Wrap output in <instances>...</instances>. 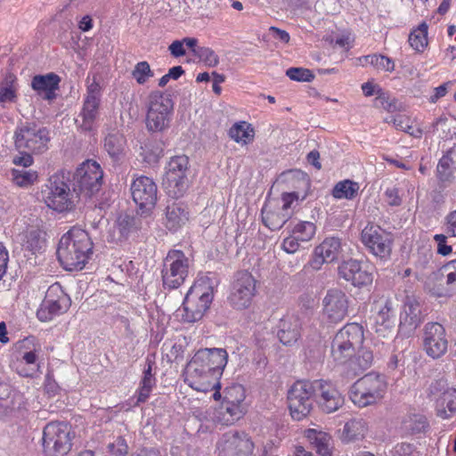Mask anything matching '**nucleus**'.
Returning <instances> with one entry per match:
<instances>
[{"label": "nucleus", "mask_w": 456, "mask_h": 456, "mask_svg": "<svg viewBox=\"0 0 456 456\" xmlns=\"http://www.w3.org/2000/svg\"><path fill=\"white\" fill-rule=\"evenodd\" d=\"M224 348L198 350L185 368V382L196 391L207 393L220 388L219 379L227 364Z\"/></svg>", "instance_id": "f257e3e1"}, {"label": "nucleus", "mask_w": 456, "mask_h": 456, "mask_svg": "<svg viewBox=\"0 0 456 456\" xmlns=\"http://www.w3.org/2000/svg\"><path fill=\"white\" fill-rule=\"evenodd\" d=\"M93 242L88 233L73 228L61 238L57 248V257L64 269L82 270L93 254Z\"/></svg>", "instance_id": "f03ea898"}, {"label": "nucleus", "mask_w": 456, "mask_h": 456, "mask_svg": "<svg viewBox=\"0 0 456 456\" xmlns=\"http://www.w3.org/2000/svg\"><path fill=\"white\" fill-rule=\"evenodd\" d=\"M364 340L363 329L358 323H347L335 335L331 355L338 363H346L360 348Z\"/></svg>", "instance_id": "7ed1b4c3"}, {"label": "nucleus", "mask_w": 456, "mask_h": 456, "mask_svg": "<svg viewBox=\"0 0 456 456\" xmlns=\"http://www.w3.org/2000/svg\"><path fill=\"white\" fill-rule=\"evenodd\" d=\"M50 139L49 130L34 122L20 123L13 134L17 151H28L34 154H42L46 151Z\"/></svg>", "instance_id": "20e7f679"}, {"label": "nucleus", "mask_w": 456, "mask_h": 456, "mask_svg": "<svg viewBox=\"0 0 456 456\" xmlns=\"http://www.w3.org/2000/svg\"><path fill=\"white\" fill-rule=\"evenodd\" d=\"M387 383L377 373H368L355 381L350 388L349 397L359 407L376 403L383 398Z\"/></svg>", "instance_id": "39448f33"}, {"label": "nucleus", "mask_w": 456, "mask_h": 456, "mask_svg": "<svg viewBox=\"0 0 456 456\" xmlns=\"http://www.w3.org/2000/svg\"><path fill=\"white\" fill-rule=\"evenodd\" d=\"M174 102L161 92L154 91L149 95L146 126L151 132H163L169 127L173 116Z\"/></svg>", "instance_id": "423d86ee"}, {"label": "nucleus", "mask_w": 456, "mask_h": 456, "mask_svg": "<svg viewBox=\"0 0 456 456\" xmlns=\"http://www.w3.org/2000/svg\"><path fill=\"white\" fill-rule=\"evenodd\" d=\"M71 428L64 422L48 423L43 430V449L46 456H64L71 449Z\"/></svg>", "instance_id": "0eeeda50"}, {"label": "nucleus", "mask_w": 456, "mask_h": 456, "mask_svg": "<svg viewBox=\"0 0 456 456\" xmlns=\"http://www.w3.org/2000/svg\"><path fill=\"white\" fill-rule=\"evenodd\" d=\"M102 170L100 165L94 160L82 163L73 175V193L76 198L80 194L92 197L98 192L102 184Z\"/></svg>", "instance_id": "6e6552de"}, {"label": "nucleus", "mask_w": 456, "mask_h": 456, "mask_svg": "<svg viewBox=\"0 0 456 456\" xmlns=\"http://www.w3.org/2000/svg\"><path fill=\"white\" fill-rule=\"evenodd\" d=\"M47 189L43 191L44 200L48 208L64 212L73 208L76 196L71 193L69 185L65 182L64 173L55 174L48 180Z\"/></svg>", "instance_id": "1a4fd4ad"}, {"label": "nucleus", "mask_w": 456, "mask_h": 456, "mask_svg": "<svg viewBox=\"0 0 456 456\" xmlns=\"http://www.w3.org/2000/svg\"><path fill=\"white\" fill-rule=\"evenodd\" d=\"M315 401L314 381L298 380L288 391V403L291 417L301 420L313 408Z\"/></svg>", "instance_id": "9d476101"}, {"label": "nucleus", "mask_w": 456, "mask_h": 456, "mask_svg": "<svg viewBox=\"0 0 456 456\" xmlns=\"http://www.w3.org/2000/svg\"><path fill=\"white\" fill-rule=\"evenodd\" d=\"M189 273V258L182 250H170L164 259L161 276L165 289H175L185 281Z\"/></svg>", "instance_id": "9b49d317"}, {"label": "nucleus", "mask_w": 456, "mask_h": 456, "mask_svg": "<svg viewBox=\"0 0 456 456\" xmlns=\"http://www.w3.org/2000/svg\"><path fill=\"white\" fill-rule=\"evenodd\" d=\"M361 241L376 257L382 261L390 258L393 247V235L379 225L369 223L361 232Z\"/></svg>", "instance_id": "f8f14e48"}, {"label": "nucleus", "mask_w": 456, "mask_h": 456, "mask_svg": "<svg viewBox=\"0 0 456 456\" xmlns=\"http://www.w3.org/2000/svg\"><path fill=\"white\" fill-rule=\"evenodd\" d=\"M213 298L214 293L212 287H208L206 290H203L201 284H194L191 286L183 303L184 312L183 314V321L187 322L200 321L209 308Z\"/></svg>", "instance_id": "ddd939ff"}, {"label": "nucleus", "mask_w": 456, "mask_h": 456, "mask_svg": "<svg viewBox=\"0 0 456 456\" xmlns=\"http://www.w3.org/2000/svg\"><path fill=\"white\" fill-rule=\"evenodd\" d=\"M189 159L185 155L173 157L168 162L163 184L169 196L182 197L188 188Z\"/></svg>", "instance_id": "4468645a"}, {"label": "nucleus", "mask_w": 456, "mask_h": 456, "mask_svg": "<svg viewBox=\"0 0 456 456\" xmlns=\"http://www.w3.org/2000/svg\"><path fill=\"white\" fill-rule=\"evenodd\" d=\"M256 281L247 271H240L235 274L230 296L231 305L238 310L248 308L256 294Z\"/></svg>", "instance_id": "2eb2a0df"}, {"label": "nucleus", "mask_w": 456, "mask_h": 456, "mask_svg": "<svg viewBox=\"0 0 456 456\" xmlns=\"http://www.w3.org/2000/svg\"><path fill=\"white\" fill-rule=\"evenodd\" d=\"M69 305L70 299L68 295L64 293L60 284L54 283L48 288L45 299L37 312V316L42 322H48L54 316L67 312Z\"/></svg>", "instance_id": "dca6fc26"}, {"label": "nucleus", "mask_w": 456, "mask_h": 456, "mask_svg": "<svg viewBox=\"0 0 456 456\" xmlns=\"http://www.w3.org/2000/svg\"><path fill=\"white\" fill-rule=\"evenodd\" d=\"M245 399L244 390L241 386L230 387L224 396L216 419L223 425H232L244 415V409L241 403Z\"/></svg>", "instance_id": "f3484780"}, {"label": "nucleus", "mask_w": 456, "mask_h": 456, "mask_svg": "<svg viewBox=\"0 0 456 456\" xmlns=\"http://www.w3.org/2000/svg\"><path fill=\"white\" fill-rule=\"evenodd\" d=\"M253 443L245 432L231 430L224 433L217 443L219 456H248Z\"/></svg>", "instance_id": "a211bd4d"}, {"label": "nucleus", "mask_w": 456, "mask_h": 456, "mask_svg": "<svg viewBox=\"0 0 456 456\" xmlns=\"http://www.w3.org/2000/svg\"><path fill=\"white\" fill-rule=\"evenodd\" d=\"M132 198L142 213H150L157 203L158 187L154 181L144 175L134 180L131 184Z\"/></svg>", "instance_id": "6ab92c4d"}, {"label": "nucleus", "mask_w": 456, "mask_h": 456, "mask_svg": "<svg viewBox=\"0 0 456 456\" xmlns=\"http://www.w3.org/2000/svg\"><path fill=\"white\" fill-rule=\"evenodd\" d=\"M348 297L338 289H329L322 299L323 317L330 323L342 322L348 314Z\"/></svg>", "instance_id": "aec40b11"}, {"label": "nucleus", "mask_w": 456, "mask_h": 456, "mask_svg": "<svg viewBox=\"0 0 456 456\" xmlns=\"http://www.w3.org/2000/svg\"><path fill=\"white\" fill-rule=\"evenodd\" d=\"M423 346L426 353L434 359L445 354L448 341L443 325L438 322H428L425 325Z\"/></svg>", "instance_id": "412c9836"}, {"label": "nucleus", "mask_w": 456, "mask_h": 456, "mask_svg": "<svg viewBox=\"0 0 456 456\" xmlns=\"http://www.w3.org/2000/svg\"><path fill=\"white\" fill-rule=\"evenodd\" d=\"M338 271L339 278L358 289L368 287L373 281L372 273L363 268L362 262L355 259L342 262Z\"/></svg>", "instance_id": "4be33fe9"}, {"label": "nucleus", "mask_w": 456, "mask_h": 456, "mask_svg": "<svg viewBox=\"0 0 456 456\" xmlns=\"http://www.w3.org/2000/svg\"><path fill=\"white\" fill-rule=\"evenodd\" d=\"M338 271L339 278L358 289L368 287L373 281L372 273L363 268L362 262L355 259L342 262Z\"/></svg>", "instance_id": "5701e85b"}, {"label": "nucleus", "mask_w": 456, "mask_h": 456, "mask_svg": "<svg viewBox=\"0 0 456 456\" xmlns=\"http://www.w3.org/2000/svg\"><path fill=\"white\" fill-rule=\"evenodd\" d=\"M338 271L339 278L358 289L368 287L373 281L372 273L363 268L362 262L355 259L342 262Z\"/></svg>", "instance_id": "b1692460"}, {"label": "nucleus", "mask_w": 456, "mask_h": 456, "mask_svg": "<svg viewBox=\"0 0 456 456\" xmlns=\"http://www.w3.org/2000/svg\"><path fill=\"white\" fill-rule=\"evenodd\" d=\"M338 271L339 278L358 289L368 287L373 281L372 273L363 268L362 262L355 259L342 262Z\"/></svg>", "instance_id": "393cba45"}, {"label": "nucleus", "mask_w": 456, "mask_h": 456, "mask_svg": "<svg viewBox=\"0 0 456 456\" xmlns=\"http://www.w3.org/2000/svg\"><path fill=\"white\" fill-rule=\"evenodd\" d=\"M315 402L326 413H332L344 404V397L332 385L322 380H314Z\"/></svg>", "instance_id": "a878e982"}, {"label": "nucleus", "mask_w": 456, "mask_h": 456, "mask_svg": "<svg viewBox=\"0 0 456 456\" xmlns=\"http://www.w3.org/2000/svg\"><path fill=\"white\" fill-rule=\"evenodd\" d=\"M397 307L396 302L390 298L379 302V311L375 317L377 333L386 337L395 329Z\"/></svg>", "instance_id": "bb28decb"}, {"label": "nucleus", "mask_w": 456, "mask_h": 456, "mask_svg": "<svg viewBox=\"0 0 456 456\" xmlns=\"http://www.w3.org/2000/svg\"><path fill=\"white\" fill-rule=\"evenodd\" d=\"M276 183L283 184L288 190H292L291 191H299L301 201L306 199L311 187L308 175L298 169L282 172L276 179Z\"/></svg>", "instance_id": "cd10ccee"}, {"label": "nucleus", "mask_w": 456, "mask_h": 456, "mask_svg": "<svg viewBox=\"0 0 456 456\" xmlns=\"http://www.w3.org/2000/svg\"><path fill=\"white\" fill-rule=\"evenodd\" d=\"M61 77L50 72L45 75H36L31 80V87L44 100L52 101L55 99V91L59 89Z\"/></svg>", "instance_id": "c85d7f7f"}, {"label": "nucleus", "mask_w": 456, "mask_h": 456, "mask_svg": "<svg viewBox=\"0 0 456 456\" xmlns=\"http://www.w3.org/2000/svg\"><path fill=\"white\" fill-rule=\"evenodd\" d=\"M165 225L170 231H176L189 220L187 207L180 201L170 200L165 208Z\"/></svg>", "instance_id": "c756f323"}, {"label": "nucleus", "mask_w": 456, "mask_h": 456, "mask_svg": "<svg viewBox=\"0 0 456 456\" xmlns=\"http://www.w3.org/2000/svg\"><path fill=\"white\" fill-rule=\"evenodd\" d=\"M142 229V219L129 215L120 216L113 228V240L116 241L126 240Z\"/></svg>", "instance_id": "7c9ffc66"}, {"label": "nucleus", "mask_w": 456, "mask_h": 456, "mask_svg": "<svg viewBox=\"0 0 456 456\" xmlns=\"http://www.w3.org/2000/svg\"><path fill=\"white\" fill-rule=\"evenodd\" d=\"M101 101L85 99L82 110L76 118L77 126L86 132L93 131L96 123Z\"/></svg>", "instance_id": "2f4dec72"}, {"label": "nucleus", "mask_w": 456, "mask_h": 456, "mask_svg": "<svg viewBox=\"0 0 456 456\" xmlns=\"http://www.w3.org/2000/svg\"><path fill=\"white\" fill-rule=\"evenodd\" d=\"M300 337L299 320L293 315H286L281 319L279 323L278 338L285 346H291Z\"/></svg>", "instance_id": "473e14b6"}, {"label": "nucleus", "mask_w": 456, "mask_h": 456, "mask_svg": "<svg viewBox=\"0 0 456 456\" xmlns=\"http://www.w3.org/2000/svg\"><path fill=\"white\" fill-rule=\"evenodd\" d=\"M354 359H349L347 368L354 377L359 375L365 370L369 369L373 362V354L370 350L360 346L353 355Z\"/></svg>", "instance_id": "72a5a7b5"}, {"label": "nucleus", "mask_w": 456, "mask_h": 456, "mask_svg": "<svg viewBox=\"0 0 456 456\" xmlns=\"http://www.w3.org/2000/svg\"><path fill=\"white\" fill-rule=\"evenodd\" d=\"M452 151H448L438 161L436 167V178L438 180V187L441 190L451 184L454 179L452 166V159L450 157Z\"/></svg>", "instance_id": "f704fd0d"}, {"label": "nucleus", "mask_w": 456, "mask_h": 456, "mask_svg": "<svg viewBox=\"0 0 456 456\" xmlns=\"http://www.w3.org/2000/svg\"><path fill=\"white\" fill-rule=\"evenodd\" d=\"M290 213H285L281 209L271 210L267 205L262 208V220L265 226L270 230L275 231L281 229L290 218Z\"/></svg>", "instance_id": "c9c22d12"}, {"label": "nucleus", "mask_w": 456, "mask_h": 456, "mask_svg": "<svg viewBox=\"0 0 456 456\" xmlns=\"http://www.w3.org/2000/svg\"><path fill=\"white\" fill-rule=\"evenodd\" d=\"M366 431V423L362 419H352L345 424L340 438L346 443L352 442L363 438Z\"/></svg>", "instance_id": "e433bc0d"}, {"label": "nucleus", "mask_w": 456, "mask_h": 456, "mask_svg": "<svg viewBox=\"0 0 456 456\" xmlns=\"http://www.w3.org/2000/svg\"><path fill=\"white\" fill-rule=\"evenodd\" d=\"M437 414L447 419L456 411V389L449 388L436 398Z\"/></svg>", "instance_id": "4c0bfd02"}, {"label": "nucleus", "mask_w": 456, "mask_h": 456, "mask_svg": "<svg viewBox=\"0 0 456 456\" xmlns=\"http://www.w3.org/2000/svg\"><path fill=\"white\" fill-rule=\"evenodd\" d=\"M341 250L339 239L330 237L325 239L318 247L315 248V253L322 256L326 263H331L338 259Z\"/></svg>", "instance_id": "58836bf2"}, {"label": "nucleus", "mask_w": 456, "mask_h": 456, "mask_svg": "<svg viewBox=\"0 0 456 456\" xmlns=\"http://www.w3.org/2000/svg\"><path fill=\"white\" fill-rule=\"evenodd\" d=\"M307 436L319 455L331 456L330 436L324 432H317L314 429H310Z\"/></svg>", "instance_id": "ea45409f"}, {"label": "nucleus", "mask_w": 456, "mask_h": 456, "mask_svg": "<svg viewBox=\"0 0 456 456\" xmlns=\"http://www.w3.org/2000/svg\"><path fill=\"white\" fill-rule=\"evenodd\" d=\"M125 137L118 134H110L104 139V147L113 159H119L124 153Z\"/></svg>", "instance_id": "a19ab883"}, {"label": "nucleus", "mask_w": 456, "mask_h": 456, "mask_svg": "<svg viewBox=\"0 0 456 456\" xmlns=\"http://www.w3.org/2000/svg\"><path fill=\"white\" fill-rule=\"evenodd\" d=\"M420 308L418 303L405 305L404 314L400 318V326L415 330L421 322Z\"/></svg>", "instance_id": "79ce46f5"}, {"label": "nucleus", "mask_w": 456, "mask_h": 456, "mask_svg": "<svg viewBox=\"0 0 456 456\" xmlns=\"http://www.w3.org/2000/svg\"><path fill=\"white\" fill-rule=\"evenodd\" d=\"M155 382L156 380L152 373V364L149 362L147 368H145L143 370V377L142 379L141 387L137 395V404L140 403H144L149 398Z\"/></svg>", "instance_id": "37998d69"}, {"label": "nucleus", "mask_w": 456, "mask_h": 456, "mask_svg": "<svg viewBox=\"0 0 456 456\" xmlns=\"http://www.w3.org/2000/svg\"><path fill=\"white\" fill-rule=\"evenodd\" d=\"M444 274L447 285L456 283V259L448 262L440 270L432 272L428 278V284L433 281H441Z\"/></svg>", "instance_id": "c03bdc74"}, {"label": "nucleus", "mask_w": 456, "mask_h": 456, "mask_svg": "<svg viewBox=\"0 0 456 456\" xmlns=\"http://www.w3.org/2000/svg\"><path fill=\"white\" fill-rule=\"evenodd\" d=\"M409 44L417 52H423L428 45V25L420 23L417 28L409 35Z\"/></svg>", "instance_id": "a18cd8bd"}, {"label": "nucleus", "mask_w": 456, "mask_h": 456, "mask_svg": "<svg viewBox=\"0 0 456 456\" xmlns=\"http://www.w3.org/2000/svg\"><path fill=\"white\" fill-rule=\"evenodd\" d=\"M359 184L351 180L338 182L332 190V196L336 199L353 200L357 195Z\"/></svg>", "instance_id": "49530a36"}, {"label": "nucleus", "mask_w": 456, "mask_h": 456, "mask_svg": "<svg viewBox=\"0 0 456 456\" xmlns=\"http://www.w3.org/2000/svg\"><path fill=\"white\" fill-rule=\"evenodd\" d=\"M253 129L246 122H240L234 124L229 131V135L237 142L247 143L248 141L253 139Z\"/></svg>", "instance_id": "de8ad7c7"}, {"label": "nucleus", "mask_w": 456, "mask_h": 456, "mask_svg": "<svg viewBox=\"0 0 456 456\" xmlns=\"http://www.w3.org/2000/svg\"><path fill=\"white\" fill-rule=\"evenodd\" d=\"M45 245V240L40 230L32 229L26 235L24 247L33 254L40 252Z\"/></svg>", "instance_id": "09e8293b"}, {"label": "nucleus", "mask_w": 456, "mask_h": 456, "mask_svg": "<svg viewBox=\"0 0 456 456\" xmlns=\"http://www.w3.org/2000/svg\"><path fill=\"white\" fill-rule=\"evenodd\" d=\"M363 59L379 70H385L387 72H392L395 70L394 61L386 55L369 54L363 56Z\"/></svg>", "instance_id": "8fccbe9b"}, {"label": "nucleus", "mask_w": 456, "mask_h": 456, "mask_svg": "<svg viewBox=\"0 0 456 456\" xmlns=\"http://www.w3.org/2000/svg\"><path fill=\"white\" fill-rule=\"evenodd\" d=\"M428 133L436 135L440 139H446L451 134V127L445 116L439 117L428 127Z\"/></svg>", "instance_id": "3c124183"}, {"label": "nucleus", "mask_w": 456, "mask_h": 456, "mask_svg": "<svg viewBox=\"0 0 456 456\" xmlns=\"http://www.w3.org/2000/svg\"><path fill=\"white\" fill-rule=\"evenodd\" d=\"M316 227L311 222H300L292 231V233L301 241L308 242L315 234Z\"/></svg>", "instance_id": "603ef678"}, {"label": "nucleus", "mask_w": 456, "mask_h": 456, "mask_svg": "<svg viewBox=\"0 0 456 456\" xmlns=\"http://www.w3.org/2000/svg\"><path fill=\"white\" fill-rule=\"evenodd\" d=\"M153 76L150 64L145 61L138 62L132 71V77L139 85H144Z\"/></svg>", "instance_id": "864d4df0"}, {"label": "nucleus", "mask_w": 456, "mask_h": 456, "mask_svg": "<svg viewBox=\"0 0 456 456\" xmlns=\"http://www.w3.org/2000/svg\"><path fill=\"white\" fill-rule=\"evenodd\" d=\"M194 55L208 67H216L219 63L218 55L209 47L201 46L194 51Z\"/></svg>", "instance_id": "5fc2aeb1"}, {"label": "nucleus", "mask_w": 456, "mask_h": 456, "mask_svg": "<svg viewBox=\"0 0 456 456\" xmlns=\"http://www.w3.org/2000/svg\"><path fill=\"white\" fill-rule=\"evenodd\" d=\"M37 178L36 172L12 170V180L20 187H27L32 184Z\"/></svg>", "instance_id": "6e6d98bb"}, {"label": "nucleus", "mask_w": 456, "mask_h": 456, "mask_svg": "<svg viewBox=\"0 0 456 456\" xmlns=\"http://www.w3.org/2000/svg\"><path fill=\"white\" fill-rule=\"evenodd\" d=\"M286 75L297 82H311L314 78L313 72L305 68H289L286 70Z\"/></svg>", "instance_id": "4d7b16f0"}, {"label": "nucleus", "mask_w": 456, "mask_h": 456, "mask_svg": "<svg viewBox=\"0 0 456 456\" xmlns=\"http://www.w3.org/2000/svg\"><path fill=\"white\" fill-rule=\"evenodd\" d=\"M448 384L444 379H438L431 382L428 388V395L436 401V398L449 389Z\"/></svg>", "instance_id": "13d9d810"}, {"label": "nucleus", "mask_w": 456, "mask_h": 456, "mask_svg": "<svg viewBox=\"0 0 456 456\" xmlns=\"http://www.w3.org/2000/svg\"><path fill=\"white\" fill-rule=\"evenodd\" d=\"M301 201L299 191H284L281 193L282 207L281 211L289 213V209L292 208L294 202Z\"/></svg>", "instance_id": "bf43d9fd"}, {"label": "nucleus", "mask_w": 456, "mask_h": 456, "mask_svg": "<svg viewBox=\"0 0 456 456\" xmlns=\"http://www.w3.org/2000/svg\"><path fill=\"white\" fill-rule=\"evenodd\" d=\"M385 121L387 123H392L397 130L406 133H410V129L411 128V126L409 125V118L402 115L387 118Z\"/></svg>", "instance_id": "052dcab7"}, {"label": "nucleus", "mask_w": 456, "mask_h": 456, "mask_svg": "<svg viewBox=\"0 0 456 456\" xmlns=\"http://www.w3.org/2000/svg\"><path fill=\"white\" fill-rule=\"evenodd\" d=\"M102 87L97 81L95 76L93 77V81L87 86L86 95L85 99L101 101Z\"/></svg>", "instance_id": "680f3d73"}, {"label": "nucleus", "mask_w": 456, "mask_h": 456, "mask_svg": "<svg viewBox=\"0 0 456 456\" xmlns=\"http://www.w3.org/2000/svg\"><path fill=\"white\" fill-rule=\"evenodd\" d=\"M435 241L437 243V253L445 256L452 253V246L447 245V236L445 234H436Z\"/></svg>", "instance_id": "e2e57ef3"}, {"label": "nucleus", "mask_w": 456, "mask_h": 456, "mask_svg": "<svg viewBox=\"0 0 456 456\" xmlns=\"http://www.w3.org/2000/svg\"><path fill=\"white\" fill-rule=\"evenodd\" d=\"M300 240L294 235L285 238L282 241V248L289 254L297 252L300 247Z\"/></svg>", "instance_id": "0e129e2a"}, {"label": "nucleus", "mask_w": 456, "mask_h": 456, "mask_svg": "<svg viewBox=\"0 0 456 456\" xmlns=\"http://www.w3.org/2000/svg\"><path fill=\"white\" fill-rule=\"evenodd\" d=\"M20 153V156L14 157L12 162L16 166H22L24 167H30L33 164V152L28 151H18Z\"/></svg>", "instance_id": "69168bd1"}, {"label": "nucleus", "mask_w": 456, "mask_h": 456, "mask_svg": "<svg viewBox=\"0 0 456 456\" xmlns=\"http://www.w3.org/2000/svg\"><path fill=\"white\" fill-rule=\"evenodd\" d=\"M109 447L111 456H126L127 454V445L121 437H118L116 443L110 444Z\"/></svg>", "instance_id": "338daca9"}, {"label": "nucleus", "mask_w": 456, "mask_h": 456, "mask_svg": "<svg viewBox=\"0 0 456 456\" xmlns=\"http://www.w3.org/2000/svg\"><path fill=\"white\" fill-rule=\"evenodd\" d=\"M445 232L452 237H456V209L444 217Z\"/></svg>", "instance_id": "774afa93"}]
</instances>
